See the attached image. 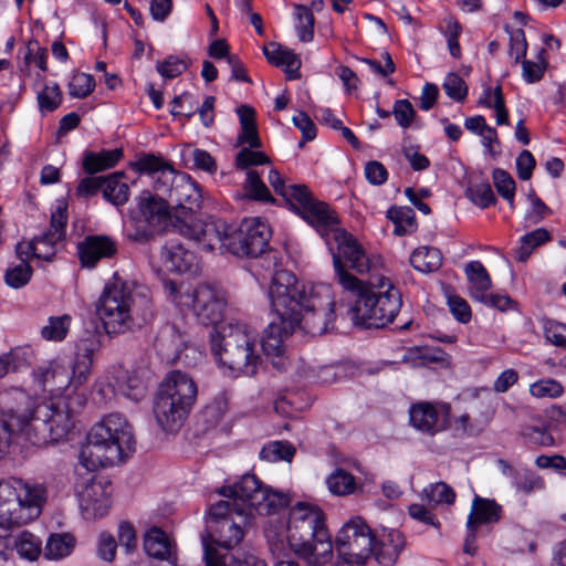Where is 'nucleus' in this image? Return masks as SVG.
Instances as JSON below:
<instances>
[{
	"label": "nucleus",
	"instance_id": "obj_1",
	"mask_svg": "<svg viewBox=\"0 0 566 566\" xmlns=\"http://www.w3.org/2000/svg\"><path fill=\"white\" fill-rule=\"evenodd\" d=\"M269 542L287 543L291 551L310 566H365L375 554L376 537L366 522L354 516L333 541L323 510L310 502H296L282 522L270 518L265 527Z\"/></svg>",
	"mask_w": 566,
	"mask_h": 566
},
{
	"label": "nucleus",
	"instance_id": "obj_2",
	"mask_svg": "<svg viewBox=\"0 0 566 566\" xmlns=\"http://www.w3.org/2000/svg\"><path fill=\"white\" fill-rule=\"evenodd\" d=\"M135 444L133 427L119 413H109L92 427L80 451V464L87 472L84 475L78 472L75 483L84 518L103 517L111 506V483L97 479L92 472L120 463L135 451Z\"/></svg>",
	"mask_w": 566,
	"mask_h": 566
},
{
	"label": "nucleus",
	"instance_id": "obj_3",
	"mask_svg": "<svg viewBox=\"0 0 566 566\" xmlns=\"http://www.w3.org/2000/svg\"><path fill=\"white\" fill-rule=\"evenodd\" d=\"M220 494L229 500L211 505L207 527L212 541L226 549L234 548L244 537L245 506L260 515H275L290 503L287 494L264 486L254 474L242 475L233 485L223 486Z\"/></svg>",
	"mask_w": 566,
	"mask_h": 566
},
{
	"label": "nucleus",
	"instance_id": "obj_4",
	"mask_svg": "<svg viewBox=\"0 0 566 566\" xmlns=\"http://www.w3.org/2000/svg\"><path fill=\"white\" fill-rule=\"evenodd\" d=\"M281 285L286 290L283 293L285 305L301 318L302 328L312 335L325 333L335 317V301L331 285L300 284L292 272L276 270L269 291Z\"/></svg>",
	"mask_w": 566,
	"mask_h": 566
},
{
	"label": "nucleus",
	"instance_id": "obj_5",
	"mask_svg": "<svg viewBox=\"0 0 566 566\" xmlns=\"http://www.w3.org/2000/svg\"><path fill=\"white\" fill-rule=\"evenodd\" d=\"M211 353L233 377L254 376L262 363L259 331L243 321H230L213 328Z\"/></svg>",
	"mask_w": 566,
	"mask_h": 566
},
{
	"label": "nucleus",
	"instance_id": "obj_6",
	"mask_svg": "<svg viewBox=\"0 0 566 566\" xmlns=\"http://www.w3.org/2000/svg\"><path fill=\"white\" fill-rule=\"evenodd\" d=\"M46 497L44 484L22 480L0 482V566L11 554L9 527L39 517Z\"/></svg>",
	"mask_w": 566,
	"mask_h": 566
},
{
	"label": "nucleus",
	"instance_id": "obj_7",
	"mask_svg": "<svg viewBox=\"0 0 566 566\" xmlns=\"http://www.w3.org/2000/svg\"><path fill=\"white\" fill-rule=\"evenodd\" d=\"M285 291L281 285L268 292L273 318L260 337L261 354L264 353L277 370L287 371L294 367L300 377H307L312 371L311 368L304 361L293 364L287 355L286 340L296 328H302V326L301 318L285 305L283 295Z\"/></svg>",
	"mask_w": 566,
	"mask_h": 566
},
{
	"label": "nucleus",
	"instance_id": "obj_8",
	"mask_svg": "<svg viewBox=\"0 0 566 566\" xmlns=\"http://www.w3.org/2000/svg\"><path fill=\"white\" fill-rule=\"evenodd\" d=\"M370 289L364 283L361 290L350 291L356 295L348 314L355 325L367 328H382L390 324L401 307V295L386 276L370 281Z\"/></svg>",
	"mask_w": 566,
	"mask_h": 566
},
{
	"label": "nucleus",
	"instance_id": "obj_9",
	"mask_svg": "<svg viewBox=\"0 0 566 566\" xmlns=\"http://www.w3.org/2000/svg\"><path fill=\"white\" fill-rule=\"evenodd\" d=\"M85 392L60 397L50 403L36 406L27 420L28 439L33 443L59 442L67 438L74 427V416L85 406Z\"/></svg>",
	"mask_w": 566,
	"mask_h": 566
},
{
	"label": "nucleus",
	"instance_id": "obj_10",
	"mask_svg": "<svg viewBox=\"0 0 566 566\" xmlns=\"http://www.w3.org/2000/svg\"><path fill=\"white\" fill-rule=\"evenodd\" d=\"M336 245V252L333 250V266L338 283L346 291L361 290L363 281L349 273L343 261L348 263L349 268L358 274H368L370 281L381 276L380 271L385 266L381 255L368 253L356 238L346 230L337 231L332 240V245Z\"/></svg>",
	"mask_w": 566,
	"mask_h": 566
},
{
	"label": "nucleus",
	"instance_id": "obj_11",
	"mask_svg": "<svg viewBox=\"0 0 566 566\" xmlns=\"http://www.w3.org/2000/svg\"><path fill=\"white\" fill-rule=\"evenodd\" d=\"M95 312L107 334L130 329L137 315V294L132 282L115 273L104 285Z\"/></svg>",
	"mask_w": 566,
	"mask_h": 566
},
{
	"label": "nucleus",
	"instance_id": "obj_12",
	"mask_svg": "<svg viewBox=\"0 0 566 566\" xmlns=\"http://www.w3.org/2000/svg\"><path fill=\"white\" fill-rule=\"evenodd\" d=\"M169 300L180 308L190 311L203 325L216 328L224 316L228 297L224 291L210 284L165 283Z\"/></svg>",
	"mask_w": 566,
	"mask_h": 566
},
{
	"label": "nucleus",
	"instance_id": "obj_13",
	"mask_svg": "<svg viewBox=\"0 0 566 566\" xmlns=\"http://www.w3.org/2000/svg\"><path fill=\"white\" fill-rule=\"evenodd\" d=\"M67 224V206L64 201L56 202L50 221L48 232L34 238L30 242L17 244L15 253L19 259H38L50 262L56 254V245L64 239Z\"/></svg>",
	"mask_w": 566,
	"mask_h": 566
},
{
	"label": "nucleus",
	"instance_id": "obj_14",
	"mask_svg": "<svg viewBox=\"0 0 566 566\" xmlns=\"http://www.w3.org/2000/svg\"><path fill=\"white\" fill-rule=\"evenodd\" d=\"M291 207L318 232L329 250H333L332 240L337 231L343 230L338 226L339 221L335 211L327 203L314 199L307 187L304 188L302 195L294 200Z\"/></svg>",
	"mask_w": 566,
	"mask_h": 566
},
{
	"label": "nucleus",
	"instance_id": "obj_15",
	"mask_svg": "<svg viewBox=\"0 0 566 566\" xmlns=\"http://www.w3.org/2000/svg\"><path fill=\"white\" fill-rule=\"evenodd\" d=\"M177 231L201 244L208 251L216 249L229 252V244L233 242V226L223 220L209 218L207 220H181Z\"/></svg>",
	"mask_w": 566,
	"mask_h": 566
},
{
	"label": "nucleus",
	"instance_id": "obj_16",
	"mask_svg": "<svg viewBox=\"0 0 566 566\" xmlns=\"http://www.w3.org/2000/svg\"><path fill=\"white\" fill-rule=\"evenodd\" d=\"M168 203L174 210L175 228L178 229L181 220L190 221L201 205V190L199 186L184 172H178L169 179L166 192Z\"/></svg>",
	"mask_w": 566,
	"mask_h": 566
},
{
	"label": "nucleus",
	"instance_id": "obj_17",
	"mask_svg": "<svg viewBox=\"0 0 566 566\" xmlns=\"http://www.w3.org/2000/svg\"><path fill=\"white\" fill-rule=\"evenodd\" d=\"M233 242L228 243L230 253L256 258L265 251L271 230L261 218H251L243 220L239 229L233 227Z\"/></svg>",
	"mask_w": 566,
	"mask_h": 566
},
{
	"label": "nucleus",
	"instance_id": "obj_18",
	"mask_svg": "<svg viewBox=\"0 0 566 566\" xmlns=\"http://www.w3.org/2000/svg\"><path fill=\"white\" fill-rule=\"evenodd\" d=\"M33 379L40 390L49 392L55 399L67 395L75 396V392H85L82 389L84 384L74 381V369L56 361L34 369Z\"/></svg>",
	"mask_w": 566,
	"mask_h": 566
},
{
	"label": "nucleus",
	"instance_id": "obj_19",
	"mask_svg": "<svg viewBox=\"0 0 566 566\" xmlns=\"http://www.w3.org/2000/svg\"><path fill=\"white\" fill-rule=\"evenodd\" d=\"M465 274L470 282V295L480 303L499 311L513 307V301L506 294L490 293L491 277L480 261H471L465 266Z\"/></svg>",
	"mask_w": 566,
	"mask_h": 566
},
{
	"label": "nucleus",
	"instance_id": "obj_20",
	"mask_svg": "<svg viewBox=\"0 0 566 566\" xmlns=\"http://www.w3.org/2000/svg\"><path fill=\"white\" fill-rule=\"evenodd\" d=\"M450 417L448 403H432L421 401L413 403L409 409L411 426L423 433L433 436L446 429Z\"/></svg>",
	"mask_w": 566,
	"mask_h": 566
},
{
	"label": "nucleus",
	"instance_id": "obj_21",
	"mask_svg": "<svg viewBox=\"0 0 566 566\" xmlns=\"http://www.w3.org/2000/svg\"><path fill=\"white\" fill-rule=\"evenodd\" d=\"M158 392L191 409L197 400L198 388L188 374L172 370L161 381Z\"/></svg>",
	"mask_w": 566,
	"mask_h": 566
},
{
	"label": "nucleus",
	"instance_id": "obj_22",
	"mask_svg": "<svg viewBox=\"0 0 566 566\" xmlns=\"http://www.w3.org/2000/svg\"><path fill=\"white\" fill-rule=\"evenodd\" d=\"M191 409L157 392L154 400V416L157 424L166 432L178 431Z\"/></svg>",
	"mask_w": 566,
	"mask_h": 566
},
{
	"label": "nucleus",
	"instance_id": "obj_23",
	"mask_svg": "<svg viewBox=\"0 0 566 566\" xmlns=\"http://www.w3.org/2000/svg\"><path fill=\"white\" fill-rule=\"evenodd\" d=\"M160 260L163 268L171 273H195L198 269L197 255L176 240L165 243Z\"/></svg>",
	"mask_w": 566,
	"mask_h": 566
},
{
	"label": "nucleus",
	"instance_id": "obj_24",
	"mask_svg": "<svg viewBox=\"0 0 566 566\" xmlns=\"http://www.w3.org/2000/svg\"><path fill=\"white\" fill-rule=\"evenodd\" d=\"M80 260L85 268H94L104 258L113 256L116 242L106 235H88L77 247Z\"/></svg>",
	"mask_w": 566,
	"mask_h": 566
},
{
	"label": "nucleus",
	"instance_id": "obj_25",
	"mask_svg": "<svg viewBox=\"0 0 566 566\" xmlns=\"http://www.w3.org/2000/svg\"><path fill=\"white\" fill-rule=\"evenodd\" d=\"M134 167L139 174L151 177L157 192H166L169 179L176 174V170L168 161L155 155L140 157Z\"/></svg>",
	"mask_w": 566,
	"mask_h": 566
},
{
	"label": "nucleus",
	"instance_id": "obj_26",
	"mask_svg": "<svg viewBox=\"0 0 566 566\" xmlns=\"http://www.w3.org/2000/svg\"><path fill=\"white\" fill-rule=\"evenodd\" d=\"M106 385L114 394L123 395L134 401H139L146 394L143 380L122 367L115 368L112 376L106 377Z\"/></svg>",
	"mask_w": 566,
	"mask_h": 566
},
{
	"label": "nucleus",
	"instance_id": "obj_27",
	"mask_svg": "<svg viewBox=\"0 0 566 566\" xmlns=\"http://www.w3.org/2000/svg\"><path fill=\"white\" fill-rule=\"evenodd\" d=\"M139 217L151 228H159L169 217V203L144 190L136 199Z\"/></svg>",
	"mask_w": 566,
	"mask_h": 566
},
{
	"label": "nucleus",
	"instance_id": "obj_28",
	"mask_svg": "<svg viewBox=\"0 0 566 566\" xmlns=\"http://www.w3.org/2000/svg\"><path fill=\"white\" fill-rule=\"evenodd\" d=\"M99 348V342L96 335L91 334L82 338L76 346V355L73 365L74 381L85 384L91 375L93 355Z\"/></svg>",
	"mask_w": 566,
	"mask_h": 566
},
{
	"label": "nucleus",
	"instance_id": "obj_29",
	"mask_svg": "<svg viewBox=\"0 0 566 566\" xmlns=\"http://www.w3.org/2000/svg\"><path fill=\"white\" fill-rule=\"evenodd\" d=\"M30 403L31 398L23 389L10 388L0 392V410L7 419L14 418L13 422H17V418L30 420Z\"/></svg>",
	"mask_w": 566,
	"mask_h": 566
},
{
	"label": "nucleus",
	"instance_id": "obj_30",
	"mask_svg": "<svg viewBox=\"0 0 566 566\" xmlns=\"http://www.w3.org/2000/svg\"><path fill=\"white\" fill-rule=\"evenodd\" d=\"M501 506L494 500L476 495L473 499L471 513L467 522L470 537L474 539L478 525L497 522L501 518Z\"/></svg>",
	"mask_w": 566,
	"mask_h": 566
},
{
	"label": "nucleus",
	"instance_id": "obj_31",
	"mask_svg": "<svg viewBox=\"0 0 566 566\" xmlns=\"http://www.w3.org/2000/svg\"><path fill=\"white\" fill-rule=\"evenodd\" d=\"M263 52L271 64L284 67L290 78L298 77L301 60L292 50L276 43H269Z\"/></svg>",
	"mask_w": 566,
	"mask_h": 566
},
{
	"label": "nucleus",
	"instance_id": "obj_32",
	"mask_svg": "<svg viewBox=\"0 0 566 566\" xmlns=\"http://www.w3.org/2000/svg\"><path fill=\"white\" fill-rule=\"evenodd\" d=\"M240 120V133L238 135V145H248L250 148H261L262 143L259 137L255 111L248 105H241L237 108Z\"/></svg>",
	"mask_w": 566,
	"mask_h": 566
},
{
	"label": "nucleus",
	"instance_id": "obj_33",
	"mask_svg": "<svg viewBox=\"0 0 566 566\" xmlns=\"http://www.w3.org/2000/svg\"><path fill=\"white\" fill-rule=\"evenodd\" d=\"M405 545L402 534L397 530H389L381 541V548L375 546L376 560L382 566H392Z\"/></svg>",
	"mask_w": 566,
	"mask_h": 566
},
{
	"label": "nucleus",
	"instance_id": "obj_34",
	"mask_svg": "<svg viewBox=\"0 0 566 566\" xmlns=\"http://www.w3.org/2000/svg\"><path fill=\"white\" fill-rule=\"evenodd\" d=\"M202 544L206 566H265L262 560L251 555H247L243 558L233 555L221 556L208 545L205 538H202Z\"/></svg>",
	"mask_w": 566,
	"mask_h": 566
},
{
	"label": "nucleus",
	"instance_id": "obj_35",
	"mask_svg": "<svg viewBox=\"0 0 566 566\" xmlns=\"http://www.w3.org/2000/svg\"><path fill=\"white\" fill-rule=\"evenodd\" d=\"M480 106L493 108L495 111V120L497 125H505L509 122V114L504 103L502 87L485 86L478 99Z\"/></svg>",
	"mask_w": 566,
	"mask_h": 566
},
{
	"label": "nucleus",
	"instance_id": "obj_36",
	"mask_svg": "<svg viewBox=\"0 0 566 566\" xmlns=\"http://www.w3.org/2000/svg\"><path fill=\"white\" fill-rule=\"evenodd\" d=\"M13 548L21 558L33 562L42 554V542L34 534L23 531L11 536V551Z\"/></svg>",
	"mask_w": 566,
	"mask_h": 566
},
{
	"label": "nucleus",
	"instance_id": "obj_37",
	"mask_svg": "<svg viewBox=\"0 0 566 566\" xmlns=\"http://www.w3.org/2000/svg\"><path fill=\"white\" fill-rule=\"evenodd\" d=\"M410 264L422 273L434 272L442 264V254L437 248L420 247L411 253Z\"/></svg>",
	"mask_w": 566,
	"mask_h": 566
},
{
	"label": "nucleus",
	"instance_id": "obj_38",
	"mask_svg": "<svg viewBox=\"0 0 566 566\" xmlns=\"http://www.w3.org/2000/svg\"><path fill=\"white\" fill-rule=\"evenodd\" d=\"M75 538L67 533L52 534L49 536L43 548V555L46 559L59 560L71 555L75 547Z\"/></svg>",
	"mask_w": 566,
	"mask_h": 566
},
{
	"label": "nucleus",
	"instance_id": "obj_39",
	"mask_svg": "<svg viewBox=\"0 0 566 566\" xmlns=\"http://www.w3.org/2000/svg\"><path fill=\"white\" fill-rule=\"evenodd\" d=\"M120 149L87 153L83 159V168L88 174L99 172L113 168L122 158Z\"/></svg>",
	"mask_w": 566,
	"mask_h": 566
},
{
	"label": "nucleus",
	"instance_id": "obj_40",
	"mask_svg": "<svg viewBox=\"0 0 566 566\" xmlns=\"http://www.w3.org/2000/svg\"><path fill=\"white\" fill-rule=\"evenodd\" d=\"M123 172H114L106 177L103 187V197L114 206H123L129 198V187L122 182Z\"/></svg>",
	"mask_w": 566,
	"mask_h": 566
},
{
	"label": "nucleus",
	"instance_id": "obj_41",
	"mask_svg": "<svg viewBox=\"0 0 566 566\" xmlns=\"http://www.w3.org/2000/svg\"><path fill=\"white\" fill-rule=\"evenodd\" d=\"M420 497L429 505H451L455 501V492L446 482H436L422 489Z\"/></svg>",
	"mask_w": 566,
	"mask_h": 566
},
{
	"label": "nucleus",
	"instance_id": "obj_42",
	"mask_svg": "<svg viewBox=\"0 0 566 566\" xmlns=\"http://www.w3.org/2000/svg\"><path fill=\"white\" fill-rule=\"evenodd\" d=\"M48 51L41 46L36 40H30L27 43L25 51L23 54V63L20 67L24 74H31V66L35 65L41 72L48 71Z\"/></svg>",
	"mask_w": 566,
	"mask_h": 566
},
{
	"label": "nucleus",
	"instance_id": "obj_43",
	"mask_svg": "<svg viewBox=\"0 0 566 566\" xmlns=\"http://www.w3.org/2000/svg\"><path fill=\"white\" fill-rule=\"evenodd\" d=\"M72 317L67 314L50 316L45 325L40 329V335L48 342H62L71 326Z\"/></svg>",
	"mask_w": 566,
	"mask_h": 566
},
{
	"label": "nucleus",
	"instance_id": "obj_44",
	"mask_svg": "<svg viewBox=\"0 0 566 566\" xmlns=\"http://www.w3.org/2000/svg\"><path fill=\"white\" fill-rule=\"evenodd\" d=\"M551 240L549 232L544 228H538L521 238V244L515 250V258L520 262H525L533 250Z\"/></svg>",
	"mask_w": 566,
	"mask_h": 566
},
{
	"label": "nucleus",
	"instance_id": "obj_45",
	"mask_svg": "<svg viewBox=\"0 0 566 566\" xmlns=\"http://www.w3.org/2000/svg\"><path fill=\"white\" fill-rule=\"evenodd\" d=\"M4 359L7 361L9 371L19 373L29 368L34 361L35 354L31 346L22 345L11 348L8 353H4Z\"/></svg>",
	"mask_w": 566,
	"mask_h": 566
},
{
	"label": "nucleus",
	"instance_id": "obj_46",
	"mask_svg": "<svg viewBox=\"0 0 566 566\" xmlns=\"http://www.w3.org/2000/svg\"><path fill=\"white\" fill-rule=\"evenodd\" d=\"M268 180L273 190L282 196L290 206L306 187L305 185L289 184L275 169L269 171Z\"/></svg>",
	"mask_w": 566,
	"mask_h": 566
},
{
	"label": "nucleus",
	"instance_id": "obj_47",
	"mask_svg": "<svg viewBox=\"0 0 566 566\" xmlns=\"http://www.w3.org/2000/svg\"><path fill=\"white\" fill-rule=\"evenodd\" d=\"M295 455V448L289 441H270L263 446L259 457L268 462L291 461Z\"/></svg>",
	"mask_w": 566,
	"mask_h": 566
},
{
	"label": "nucleus",
	"instance_id": "obj_48",
	"mask_svg": "<svg viewBox=\"0 0 566 566\" xmlns=\"http://www.w3.org/2000/svg\"><path fill=\"white\" fill-rule=\"evenodd\" d=\"M294 15L296 18V33L302 42L308 43L314 38V15L304 4H294Z\"/></svg>",
	"mask_w": 566,
	"mask_h": 566
},
{
	"label": "nucleus",
	"instance_id": "obj_49",
	"mask_svg": "<svg viewBox=\"0 0 566 566\" xmlns=\"http://www.w3.org/2000/svg\"><path fill=\"white\" fill-rule=\"evenodd\" d=\"M328 490L339 496L349 495L356 490L355 478L343 469L335 470L326 480Z\"/></svg>",
	"mask_w": 566,
	"mask_h": 566
},
{
	"label": "nucleus",
	"instance_id": "obj_50",
	"mask_svg": "<svg viewBox=\"0 0 566 566\" xmlns=\"http://www.w3.org/2000/svg\"><path fill=\"white\" fill-rule=\"evenodd\" d=\"M467 198L480 208H488L495 202V196L489 182H471L465 190Z\"/></svg>",
	"mask_w": 566,
	"mask_h": 566
},
{
	"label": "nucleus",
	"instance_id": "obj_51",
	"mask_svg": "<svg viewBox=\"0 0 566 566\" xmlns=\"http://www.w3.org/2000/svg\"><path fill=\"white\" fill-rule=\"evenodd\" d=\"M244 191L248 198L259 201L270 202L273 201V198L265 186V184L261 180L260 176L254 170L247 171V178L244 181Z\"/></svg>",
	"mask_w": 566,
	"mask_h": 566
},
{
	"label": "nucleus",
	"instance_id": "obj_52",
	"mask_svg": "<svg viewBox=\"0 0 566 566\" xmlns=\"http://www.w3.org/2000/svg\"><path fill=\"white\" fill-rule=\"evenodd\" d=\"M530 395L537 399H555L564 394L563 385L552 378H543L530 385Z\"/></svg>",
	"mask_w": 566,
	"mask_h": 566
},
{
	"label": "nucleus",
	"instance_id": "obj_53",
	"mask_svg": "<svg viewBox=\"0 0 566 566\" xmlns=\"http://www.w3.org/2000/svg\"><path fill=\"white\" fill-rule=\"evenodd\" d=\"M29 260L25 255L20 259V263L9 268L6 272V282L13 289L24 286L31 279L32 269L29 265Z\"/></svg>",
	"mask_w": 566,
	"mask_h": 566
},
{
	"label": "nucleus",
	"instance_id": "obj_54",
	"mask_svg": "<svg viewBox=\"0 0 566 566\" xmlns=\"http://www.w3.org/2000/svg\"><path fill=\"white\" fill-rule=\"evenodd\" d=\"M13 420L14 418L0 419V453L9 446L12 434L23 433L27 437L30 434L25 419L17 418V422Z\"/></svg>",
	"mask_w": 566,
	"mask_h": 566
},
{
	"label": "nucleus",
	"instance_id": "obj_55",
	"mask_svg": "<svg viewBox=\"0 0 566 566\" xmlns=\"http://www.w3.org/2000/svg\"><path fill=\"white\" fill-rule=\"evenodd\" d=\"M493 182L499 195L507 200L511 209H514V196H515V181L514 179L503 169H495L493 171Z\"/></svg>",
	"mask_w": 566,
	"mask_h": 566
},
{
	"label": "nucleus",
	"instance_id": "obj_56",
	"mask_svg": "<svg viewBox=\"0 0 566 566\" xmlns=\"http://www.w3.org/2000/svg\"><path fill=\"white\" fill-rule=\"evenodd\" d=\"M62 102V93L56 83L46 84L38 93V104L42 113H50L56 109Z\"/></svg>",
	"mask_w": 566,
	"mask_h": 566
},
{
	"label": "nucleus",
	"instance_id": "obj_57",
	"mask_svg": "<svg viewBox=\"0 0 566 566\" xmlns=\"http://www.w3.org/2000/svg\"><path fill=\"white\" fill-rule=\"evenodd\" d=\"M440 360H442V358L427 347L408 348L402 356V361L409 364L411 367H422L428 363H438Z\"/></svg>",
	"mask_w": 566,
	"mask_h": 566
},
{
	"label": "nucleus",
	"instance_id": "obj_58",
	"mask_svg": "<svg viewBox=\"0 0 566 566\" xmlns=\"http://www.w3.org/2000/svg\"><path fill=\"white\" fill-rule=\"evenodd\" d=\"M95 87V80L91 74L76 73L69 82V94L75 98H84L90 95Z\"/></svg>",
	"mask_w": 566,
	"mask_h": 566
},
{
	"label": "nucleus",
	"instance_id": "obj_59",
	"mask_svg": "<svg viewBox=\"0 0 566 566\" xmlns=\"http://www.w3.org/2000/svg\"><path fill=\"white\" fill-rule=\"evenodd\" d=\"M255 148L242 147L235 156V167L239 169H248L252 166L264 165L270 163L269 157L263 151L254 150Z\"/></svg>",
	"mask_w": 566,
	"mask_h": 566
},
{
	"label": "nucleus",
	"instance_id": "obj_60",
	"mask_svg": "<svg viewBox=\"0 0 566 566\" xmlns=\"http://www.w3.org/2000/svg\"><path fill=\"white\" fill-rule=\"evenodd\" d=\"M522 436L532 444L541 447H552L555 440L552 433L543 424L526 426L523 428Z\"/></svg>",
	"mask_w": 566,
	"mask_h": 566
},
{
	"label": "nucleus",
	"instance_id": "obj_61",
	"mask_svg": "<svg viewBox=\"0 0 566 566\" xmlns=\"http://www.w3.org/2000/svg\"><path fill=\"white\" fill-rule=\"evenodd\" d=\"M531 208L526 211L524 221L526 226H535L552 213V210L532 191L528 193Z\"/></svg>",
	"mask_w": 566,
	"mask_h": 566
},
{
	"label": "nucleus",
	"instance_id": "obj_62",
	"mask_svg": "<svg viewBox=\"0 0 566 566\" xmlns=\"http://www.w3.org/2000/svg\"><path fill=\"white\" fill-rule=\"evenodd\" d=\"M546 340L557 347H566V325L553 319H543Z\"/></svg>",
	"mask_w": 566,
	"mask_h": 566
},
{
	"label": "nucleus",
	"instance_id": "obj_63",
	"mask_svg": "<svg viewBox=\"0 0 566 566\" xmlns=\"http://www.w3.org/2000/svg\"><path fill=\"white\" fill-rule=\"evenodd\" d=\"M442 86L446 94L455 102H463L468 95L465 82L455 73H449Z\"/></svg>",
	"mask_w": 566,
	"mask_h": 566
},
{
	"label": "nucleus",
	"instance_id": "obj_64",
	"mask_svg": "<svg viewBox=\"0 0 566 566\" xmlns=\"http://www.w3.org/2000/svg\"><path fill=\"white\" fill-rule=\"evenodd\" d=\"M228 410V401L223 395L216 397L210 403H208L202 410L201 416L205 421L210 424H217Z\"/></svg>",
	"mask_w": 566,
	"mask_h": 566
}]
</instances>
